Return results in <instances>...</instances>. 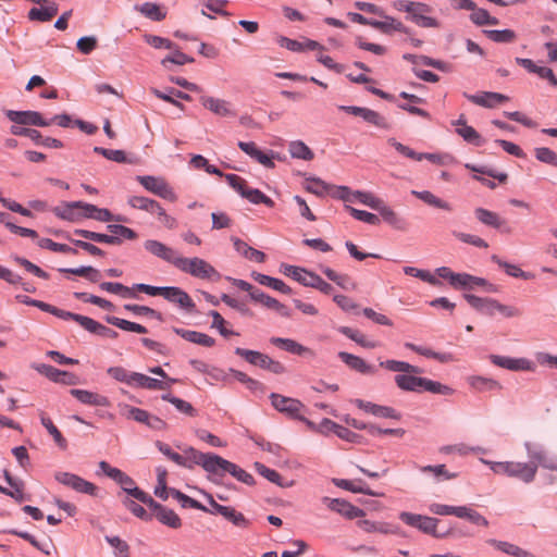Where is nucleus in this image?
I'll list each match as a JSON object with an SVG mask.
<instances>
[{"label": "nucleus", "instance_id": "3c124183", "mask_svg": "<svg viewBox=\"0 0 557 557\" xmlns=\"http://www.w3.org/2000/svg\"><path fill=\"white\" fill-rule=\"evenodd\" d=\"M107 322L127 332H134L138 334H146L148 332L144 325L117 317H107Z\"/></svg>", "mask_w": 557, "mask_h": 557}, {"label": "nucleus", "instance_id": "7ed1b4c3", "mask_svg": "<svg viewBox=\"0 0 557 557\" xmlns=\"http://www.w3.org/2000/svg\"><path fill=\"white\" fill-rule=\"evenodd\" d=\"M175 268L200 280H219L220 273L208 261L194 257L185 258L180 256Z\"/></svg>", "mask_w": 557, "mask_h": 557}, {"label": "nucleus", "instance_id": "aec40b11", "mask_svg": "<svg viewBox=\"0 0 557 557\" xmlns=\"http://www.w3.org/2000/svg\"><path fill=\"white\" fill-rule=\"evenodd\" d=\"M209 504L213 508L214 512L220 513L225 519L230 520L233 524L240 527V528H247L249 525L248 520L245 518V516L242 512L236 511L232 507L223 506L218 504L212 496H208Z\"/></svg>", "mask_w": 557, "mask_h": 557}, {"label": "nucleus", "instance_id": "a19ab883", "mask_svg": "<svg viewBox=\"0 0 557 557\" xmlns=\"http://www.w3.org/2000/svg\"><path fill=\"white\" fill-rule=\"evenodd\" d=\"M337 331L363 348H375L380 346L377 342L369 341L361 332L349 326H339Z\"/></svg>", "mask_w": 557, "mask_h": 557}, {"label": "nucleus", "instance_id": "9b49d317", "mask_svg": "<svg viewBox=\"0 0 557 557\" xmlns=\"http://www.w3.org/2000/svg\"><path fill=\"white\" fill-rule=\"evenodd\" d=\"M199 101L205 109L209 110L214 115L221 117H233L236 115L231 102L224 99L201 95Z\"/></svg>", "mask_w": 557, "mask_h": 557}, {"label": "nucleus", "instance_id": "412c9836", "mask_svg": "<svg viewBox=\"0 0 557 557\" xmlns=\"http://www.w3.org/2000/svg\"><path fill=\"white\" fill-rule=\"evenodd\" d=\"M86 202L83 201H73V202H66L60 207H57L54 209V213L67 221L76 222L81 219L86 218L83 213L85 211Z\"/></svg>", "mask_w": 557, "mask_h": 557}, {"label": "nucleus", "instance_id": "6e6d98bb", "mask_svg": "<svg viewBox=\"0 0 557 557\" xmlns=\"http://www.w3.org/2000/svg\"><path fill=\"white\" fill-rule=\"evenodd\" d=\"M40 420L42 425L46 428L48 433L53 437L55 444L65 449L67 446L66 440L63 437L62 433L58 430V428L53 424L50 418H48L44 412L40 413Z\"/></svg>", "mask_w": 557, "mask_h": 557}, {"label": "nucleus", "instance_id": "6e6552de", "mask_svg": "<svg viewBox=\"0 0 557 557\" xmlns=\"http://www.w3.org/2000/svg\"><path fill=\"white\" fill-rule=\"evenodd\" d=\"M225 473H230L236 480L247 485H252L255 483V480L250 473H248L237 465L219 456L218 460L215 461V471L212 474L215 478L212 479V481L214 483H218L219 481L216 478H222Z\"/></svg>", "mask_w": 557, "mask_h": 557}, {"label": "nucleus", "instance_id": "4468645a", "mask_svg": "<svg viewBox=\"0 0 557 557\" xmlns=\"http://www.w3.org/2000/svg\"><path fill=\"white\" fill-rule=\"evenodd\" d=\"M7 117L18 125L49 126L51 122L45 120L39 112L36 111H14L8 110Z\"/></svg>", "mask_w": 557, "mask_h": 557}, {"label": "nucleus", "instance_id": "393cba45", "mask_svg": "<svg viewBox=\"0 0 557 557\" xmlns=\"http://www.w3.org/2000/svg\"><path fill=\"white\" fill-rule=\"evenodd\" d=\"M15 298L21 304L37 307L40 310H42L45 312H49L62 320H69V317H71L70 311L62 310L58 307H54V306L47 304L45 301H41V300L32 299L30 297H28L26 295H17Z\"/></svg>", "mask_w": 557, "mask_h": 557}, {"label": "nucleus", "instance_id": "bb28decb", "mask_svg": "<svg viewBox=\"0 0 557 557\" xmlns=\"http://www.w3.org/2000/svg\"><path fill=\"white\" fill-rule=\"evenodd\" d=\"M412 373L397 374L395 376L396 385L407 392L421 393L424 388V382L426 377L411 375Z\"/></svg>", "mask_w": 557, "mask_h": 557}, {"label": "nucleus", "instance_id": "5701e85b", "mask_svg": "<svg viewBox=\"0 0 557 557\" xmlns=\"http://www.w3.org/2000/svg\"><path fill=\"white\" fill-rule=\"evenodd\" d=\"M238 148L268 169L274 168L273 153L268 154L260 150L253 141H238Z\"/></svg>", "mask_w": 557, "mask_h": 557}, {"label": "nucleus", "instance_id": "c9c22d12", "mask_svg": "<svg viewBox=\"0 0 557 557\" xmlns=\"http://www.w3.org/2000/svg\"><path fill=\"white\" fill-rule=\"evenodd\" d=\"M135 10L143 14L145 17L160 22L166 17V11L157 3L145 2L135 7Z\"/></svg>", "mask_w": 557, "mask_h": 557}, {"label": "nucleus", "instance_id": "a211bd4d", "mask_svg": "<svg viewBox=\"0 0 557 557\" xmlns=\"http://www.w3.org/2000/svg\"><path fill=\"white\" fill-rule=\"evenodd\" d=\"M372 27L386 35H392L396 32L409 34V28L405 26L403 22L393 16L386 15L385 12L383 13V16H380V18H374Z\"/></svg>", "mask_w": 557, "mask_h": 557}, {"label": "nucleus", "instance_id": "b1692460", "mask_svg": "<svg viewBox=\"0 0 557 557\" xmlns=\"http://www.w3.org/2000/svg\"><path fill=\"white\" fill-rule=\"evenodd\" d=\"M71 395L84 405L96 407H109L110 400L108 397L98 393L89 392L86 389L73 388L70 391Z\"/></svg>", "mask_w": 557, "mask_h": 557}, {"label": "nucleus", "instance_id": "c756f323", "mask_svg": "<svg viewBox=\"0 0 557 557\" xmlns=\"http://www.w3.org/2000/svg\"><path fill=\"white\" fill-rule=\"evenodd\" d=\"M377 211L380 212L382 219L393 228L401 232L408 230V222L406 221V219L400 216L391 207L386 206L384 201L382 202L381 208H379Z\"/></svg>", "mask_w": 557, "mask_h": 557}, {"label": "nucleus", "instance_id": "774afa93", "mask_svg": "<svg viewBox=\"0 0 557 557\" xmlns=\"http://www.w3.org/2000/svg\"><path fill=\"white\" fill-rule=\"evenodd\" d=\"M106 541L113 547L115 557H131L129 545L119 536H106Z\"/></svg>", "mask_w": 557, "mask_h": 557}, {"label": "nucleus", "instance_id": "0eeeda50", "mask_svg": "<svg viewBox=\"0 0 557 557\" xmlns=\"http://www.w3.org/2000/svg\"><path fill=\"white\" fill-rule=\"evenodd\" d=\"M399 519L407 525L416 528L425 534H430L434 537L444 536V534H438L436 531L438 523L436 518L403 511L399 513Z\"/></svg>", "mask_w": 557, "mask_h": 557}, {"label": "nucleus", "instance_id": "4be33fe9", "mask_svg": "<svg viewBox=\"0 0 557 557\" xmlns=\"http://www.w3.org/2000/svg\"><path fill=\"white\" fill-rule=\"evenodd\" d=\"M37 371L55 383L74 385L77 382V376L75 374L59 370L50 364H40L37 367Z\"/></svg>", "mask_w": 557, "mask_h": 557}, {"label": "nucleus", "instance_id": "dca6fc26", "mask_svg": "<svg viewBox=\"0 0 557 557\" xmlns=\"http://www.w3.org/2000/svg\"><path fill=\"white\" fill-rule=\"evenodd\" d=\"M275 40L280 47L285 48L293 52H305V51H309V50H320V51L324 50V47L321 46L318 41L308 39V38H304L302 41H298V40L290 39L288 37L280 35V36H276Z\"/></svg>", "mask_w": 557, "mask_h": 557}, {"label": "nucleus", "instance_id": "20e7f679", "mask_svg": "<svg viewBox=\"0 0 557 557\" xmlns=\"http://www.w3.org/2000/svg\"><path fill=\"white\" fill-rule=\"evenodd\" d=\"M272 406L280 412L285 413L286 416L304 421L311 429L314 428V424L307 420L301 412L305 410V405L298 399L286 397L280 394L272 393L270 395Z\"/></svg>", "mask_w": 557, "mask_h": 557}, {"label": "nucleus", "instance_id": "13d9d810", "mask_svg": "<svg viewBox=\"0 0 557 557\" xmlns=\"http://www.w3.org/2000/svg\"><path fill=\"white\" fill-rule=\"evenodd\" d=\"M83 214L87 219H94L101 222H109L113 220V215L108 209L98 208L95 205H90L87 202Z\"/></svg>", "mask_w": 557, "mask_h": 557}, {"label": "nucleus", "instance_id": "f257e3e1", "mask_svg": "<svg viewBox=\"0 0 557 557\" xmlns=\"http://www.w3.org/2000/svg\"><path fill=\"white\" fill-rule=\"evenodd\" d=\"M480 461L490 467V469L497 475H505L511 479H517L524 484H530L534 481L537 473V463L530 459L529 462L520 461H492L481 458Z\"/></svg>", "mask_w": 557, "mask_h": 557}, {"label": "nucleus", "instance_id": "f03ea898", "mask_svg": "<svg viewBox=\"0 0 557 557\" xmlns=\"http://www.w3.org/2000/svg\"><path fill=\"white\" fill-rule=\"evenodd\" d=\"M137 292L146 293L150 296H162L168 301L178 305L182 309L193 311L195 309V302L191 297L182 288L176 286H151L148 284L139 283L135 284Z\"/></svg>", "mask_w": 557, "mask_h": 557}, {"label": "nucleus", "instance_id": "4d7b16f0", "mask_svg": "<svg viewBox=\"0 0 557 557\" xmlns=\"http://www.w3.org/2000/svg\"><path fill=\"white\" fill-rule=\"evenodd\" d=\"M161 398L165 401L171 403L180 412L189 416L196 417L197 410L193 407V405L184 399L175 397L171 394H164Z\"/></svg>", "mask_w": 557, "mask_h": 557}, {"label": "nucleus", "instance_id": "2eb2a0df", "mask_svg": "<svg viewBox=\"0 0 557 557\" xmlns=\"http://www.w3.org/2000/svg\"><path fill=\"white\" fill-rule=\"evenodd\" d=\"M144 248L150 255L158 257L175 267V262H177L180 255L171 247L165 244L156 240V239H147L144 243Z\"/></svg>", "mask_w": 557, "mask_h": 557}, {"label": "nucleus", "instance_id": "338daca9", "mask_svg": "<svg viewBox=\"0 0 557 557\" xmlns=\"http://www.w3.org/2000/svg\"><path fill=\"white\" fill-rule=\"evenodd\" d=\"M156 518L163 524L173 528L178 529L182 525L181 518L169 508L160 509V511L156 515Z\"/></svg>", "mask_w": 557, "mask_h": 557}, {"label": "nucleus", "instance_id": "7c9ffc66", "mask_svg": "<svg viewBox=\"0 0 557 557\" xmlns=\"http://www.w3.org/2000/svg\"><path fill=\"white\" fill-rule=\"evenodd\" d=\"M338 357L351 370H355L361 374L374 373V368L368 364L362 358L356 355L346 351H341L338 352Z\"/></svg>", "mask_w": 557, "mask_h": 557}, {"label": "nucleus", "instance_id": "1a4fd4ad", "mask_svg": "<svg viewBox=\"0 0 557 557\" xmlns=\"http://www.w3.org/2000/svg\"><path fill=\"white\" fill-rule=\"evenodd\" d=\"M54 479L60 484L71 487L72 490H74L78 493H83V494H87V495H91V496L97 495L98 487L94 483L86 481L85 479H83L74 473L58 471L54 473Z\"/></svg>", "mask_w": 557, "mask_h": 557}, {"label": "nucleus", "instance_id": "72a5a7b5", "mask_svg": "<svg viewBox=\"0 0 557 557\" xmlns=\"http://www.w3.org/2000/svg\"><path fill=\"white\" fill-rule=\"evenodd\" d=\"M270 342L272 345L294 355L301 356L311 352V350L308 347H305L290 338L271 337Z\"/></svg>", "mask_w": 557, "mask_h": 557}, {"label": "nucleus", "instance_id": "c03bdc74", "mask_svg": "<svg viewBox=\"0 0 557 557\" xmlns=\"http://www.w3.org/2000/svg\"><path fill=\"white\" fill-rule=\"evenodd\" d=\"M334 483L336 486L352 492L360 493L366 495L375 496L376 494L370 491L366 484L360 480H345V479H335Z\"/></svg>", "mask_w": 557, "mask_h": 557}, {"label": "nucleus", "instance_id": "c85d7f7f", "mask_svg": "<svg viewBox=\"0 0 557 557\" xmlns=\"http://www.w3.org/2000/svg\"><path fill=\"white\" fill-rule=\"evenodd\" d=\"M474 215L478 219L479 222L482 224L496 228V230H504L507 226V222L505 219H503L500 215H498L496 212L490 211L484 208H476L474 210Z\"/></svg>", "mask_w": 557, "mask_h": 557}, {"label": "nucleus", "instance_id": "8fccbe9b", "mask_svg": "<svg viewBox=\"0 0 557 557\" xmlns=\"http://www.w3.org/2000/svg\"><path fill=\"white\" fill-rule=\"evenodd\" d=\"M470 20L472 23H474L478 26L499 24V21L497 17L492 16L487 12V10L478 8L476 4L474 5V9H472V11H471Z\"/></svg>", "mask_w": 557, "mask_h": 557}, {"label": "nucleus", "instance_id": "423d86ee", "mask_svg": "<svg viewBox=\"0 0 557 557\" xmlns=\"http://www.w3.org/2000/svg\"><path fill=\"white\" fill-rule=\"evenodd\" d=\"M183 458V461H185L183 467L193 469L195 466H200L206 472L212 475L215 471V461L218 460L219 455L210 453L205 454L189 447L185 449Z\"/></svg>", "mask_w": 557, "mask_h": 557}, {"label": "nucleus", "instance_id": "473e14b6", "mask_svg": "<svg viewBox=\"0 0 557 557\" xmlns=\"http://www.w3.org/2000/svg\"><path fill=\"white\" fill-rule=\"evenodd\" d=\"M174 332L184 339L203 347H212L215 343L214 338L211 336L197 331L175 327Z\"/></svg>", "mask_w": 557, "mask_h": 557}, {"label": "nucleus", "instance_id": "4c0bfd02", "mask_svg": "<svg viewBox=\"0 0 557 557\" xmlns=\"http://www.w3.org/2000/svg\"><path fill=\"white\" fill-rule=\"evenodd\" d=\"M411 194L431 207L438 208V209H442L445 211L453 210L451 206L447 201L438 198L437 196H435L433 193H431L429 190H422V191L412 190Z\"/></svg>", "mask_w": 557, "mask_h": 557}, {"label": "nucleus", "instance_id": "79ce46f5", "mask_svg": "<svg viewBox=\"0 0 557 557\" xmlns=\"http://www.w3.org/2000/svg\"><path fill=\"white\" fill-rule=\"evenodd\" d=\"M358 527L367 533L396 534V529L386 522H377L371 520H360Z\"/></svg>", "mask_w": 557, "mask_h": 557}, {"label": "nucleus", "instance_id": "69168bd1", "mask_svg": "<svg viewBox=\"0 0 557 557\" xmlns=\"http://www.w3.org/2000/svg\"><path fill=\"white\" fill-rule=\"evenodd\" d=\"M243 197L255 205L263 203L269 208L274 207V201L257 188H251L248 186Z\"/></svg>", "mask_w": 557, "mask_h": 557}, {"label": "nucleus", "instance_id": "2f4dec72", "mask_svg": "<svg viewBox=\"0 0 557 557\" xmlns=\"http://www.w3.org/2000/svg\"><path fill=\"white\" fill-rule=\"evenodd\" d=\"M487 544L495 547L496 549L512 556V557H535V555L527 549H523L522 547L506 542V541H498L495 539H490L486 541Z\"/></svg>", "mask_w": 557, "mask_h": 557}, {"label": "nucleus", "instance_id": "ddd939ff", "mask_svg": "<svg viewBox=\"0 0 557 557\" xmlns=\"http://www.w3.org/2000/svg\"><path fill=\"white\" fill-rule=\"evenodd\" d=\"M69 320L77 322L83 329L92 334H97L108 338L117 337V333L114 330L107 327L106 325L86 315L71 312V317H69Z\"/></svg>", "mask_w": 557, "mask_h": 557}, {"label": "nucleus", "instance_id": "864d4df0", "mask_svg": "<svg viewBox=\"0 0 557 557\" xmlns=\"http://www.w3.org/2000/svg\"><path fill=\"white\" fill-rule=\"evenodd\" d=\"M251 299L262 304L264 307L275 310V311H283L285 309L284 305H282L278 300L275 298L264 294L260 289H256L251 292Z\"/></svg>", "mask_w": 557, "mask_h": 557}, {"label": "nucleus", "instance_id": "e2e57ef3", "mask_svg": "<svg viewBox=\"0 0 557 557\" xmlns=\"http://www.w3.org/2000/svg\"><path fill=\"white\" fill-rule=\"evenodd\" d=\"M288 151L293 158L302 160H312L314 154L312 150L302 141L296 140L289 144Z\"/></svg>", "mask_w": 557, "mask_h": 557}, {"label": "nucleus", "instance_id": "0e129e2a", "mask_svg": "<svg viewBox=\"0 0 557 557\" xmlns=\"http://www.w3.org/2000/svg\"><path fill=\"white\" fill-rule=\"evenodd\" d=\"M456 132L469 144H472L478 147L484 144V139L472 126L462 124V127H457Z\"/></svg>", "mask_w": 557, "mask_h": 557}, {"label": "nucleus", "instance_id": "a18cd8bd", "mask_svg": "<svg viewBox=\"0 0 557 557\" xmlns=\"http://www.w3.org/2000/svg\"><path fill=\"white\" fill-rule=\"evenodd\" d=\"M380 367L392 371V372H401L405 373H421L422 370L416 366H412L405 361H398V360H386L381 361Z\"/></svg>", "mask_w": 557, "mask_h": 557}, {"label": "nucleus", "instance_id": "cd10ccee", "mask_svg": "<svg viewBox=\"0 0 557 557\" xmlns=\"http://www.w3.org/2000/svg\"><path fill=\"white\" fill-rule=\"evenodd\" d=\"M355 403L358 406V408L364 410L366 412H370L373 416L382 417V418H389V419H395V420L400 419V414L392 407L380 406V405H375V404L364 401L361 399H357Z\"/></svg>", "mask_w": 557, "mask_h": 557}, {"label": "nucleus", "instance_id": "e433bc0d", "mask_svg": "<svg viewBox=\"0 0 557 557\" xmlns=\"http://www.w3.org/2000/svg\"><path fill=\"white\" fill-rule=\"evenodd\" d=\"M58 4L50 2L46 7L30 9L28 18L30 21L49 22L58 14Z\"/></svg>", "mask_w": 557, "mask_h": 557}, {"label": "nucleus", "instance_id": "603ef678", "mask_svg": "<svg viewBox=\"0 0 557 557\" xmlns=\"http://www.w3.org/2000/svg\"><path fill=\"white\" fill-rule=\"evenodd\" d=\"M469 384L478 392L498 391L502 388L497 381L483 376L469 377Z\"/></svg>", "mask_w": 557, "mask_h": 557}, {"label": "nucleus", "instance_id": "bf43d9fd", "mask_svg": "<svg viewBox=\"0 0 557 557\" xmlns=\"http://www.w3.org/2000/svg\"><path fill=\"white\" fill-rule=\"evenodd\" d=\"M127 203L134 209L152 213L159 202L156 201L154 199L147 198L144 196H131L127 199Z\"/></svg>", "mask_w": 557, "mask_h": 557}, {"label": "nucleus", "instance_id": "39448f33", "mask_svg": "<svg viewBox=\"0 0 557 557\" xmlns=\"http://www.w3.org/2000/svg\"><path fill=\"white\" fill-rule=\"evenodd\" d=\"M137 181L147 191L160 198L171 202L177 200V195L175 194L173 187L163 177L143 175L137 176Z\"/></svg>", "mask_w": 557, "mask_h": 557}, {"label": "nucleus", "instance_id": "a878e982", "mask_svg": "<svg viewBox=\"0 0 557 557\" xmlns=\"http://www.w3.org/2000/svg\"><path fill=\"white\" fill-rule=\"evenodd\" d=\"M465 298L469 302V305L478 312L488 317L495 315V309L497 304L496 299L490 297H478L472 294H466Z\"/></svg>", "mask_w": 557, "mask_h": 557}, {"label": "nucleus", "instance_id": "680f3d73", "mask_svg": "<svg viewBox=\"0 0 557 557\" xmlns=\"http://www.w3.org/2000/svg\"><path fill=\"white\" fill-rule=\"evenodd\" d=\"M4 478L8 484L12 487L8 496L14 498L16 502L22 503L29 498L24 494V484L21 481L14 480L8 471H4Z\"/></svg>", "mask_w": 557, "mask_h": 557}, {"label": "nucleus", "instance_id": "ea45409f", "mask_svg": "<svg viewBox=\"0 0 557 557\" xmlns=\"http://www.w3.org/2000/svg\"><path fill=\"white\" fill-rule=\"evenodd\" d=\"M252 277L259 284L268 286L270 288H273L283 294L292 293L290 287L287 286L282 280L275 278V277H272V276H269L265 274L257 273V272L252 273Z\"/></svg>", "mask_w": 557, "mask_h": 557}, {"label": "nucleus", "instance_id": "49530a36", "mask_svg": "<svg viewBox=\"0 0 557 557\" xmlns=\"http://www.w3.org/2000/svg\"><path fill=\"white\" fill-rule=\"evenodd\" d=\"M59 272L83 276L92 283L99 282L101 277L100 271L92 267H81L75 269L61 268L59 269Z\"/></svg>", "mask_w": 557, "mask_h": 557}, {"label": "nucleus", "instance_id": "052dcab7", "mask_svg": "<svg viewBox=\"0 0 557 557\" xmlns=\"http://www.w3.org/2000/svg\"><path fill=\"white\" fill-rule=\"evenodd\" d=\"M484 34L488 39L498 44H509L513 42L517 39L516 33L511 29H490L484 30Z\"/></svg>", "mask_w": 557, "mask_h": 557}, {"label": "nucleus", "instance_id": "37998d69", "mask_svg": "<svg viewBox=\"0 0 557 557\" xmlns=\"http://www.w3.org/2000/svg\"><path fill=\"white\" fill-rule=\"evenodd\" d=\"M285 274L292 276L295 281L299 282L304 286L309 287L312 286L313 281L317 277V274L294 265L286 267Z\"/></svg>", "mask_w": 557, "mask_h": 557}, {"label": "nucleus", "instance_id": "f3484780", "mask_svg": "<svg viewBox=\"0 0 557 557\" xmlns=\"http://www.w3.org/2000/svg\"><path fill=\"white\" fill-rule=\"evenodd\" d=\"M323 503L331 510L336 511L348 519H355L364 516V511L362 509L354 506L352 504L344 499L324 497Z\"/></svg>", "mask_w": 557, "mask_h": 557}, {"label": "nucleus", "instance_id": "6ab92c4d", "mask_svg": "<svg viewBox=\"0 0 557 557\" xmlns=\"http://www.w3.org/2000/svg\"><path fill=\"white\" fill-rule=\"evenodd\" d=\"M465 97L472 103L484 108H494L509 100L508 96L492 91H483L476 95L465 94Z\"/></svg>", "mask_w": 557, "mask_h": 557}, {"label": "nucleus", "instance_id": "9d476101", "mask_svg": "<svg viewBox=\"0 0 557 557\" xmlns=\"http://www.w3.org/2000/svg\"><path fill=\"white\" fill-rule=\"evenodd\" d=\"M524 448L529 458L537 463V468L541 466L544 469L557 472V456L549 455L540 445L531 442H527Z\"/></svg>", "mask_w": 557, "mask_h": 557}, {"label": "nucleus", "instance_id": "f8f14e48", "mask_svg": "<svg viewBox=\"0 0 557 557\" xmlns=\"http://www.w3.org/2000/svg\"><path fill=\"white\" fill-rule=\"evenodd\" d=\"M417 7L413 8L411 14L408 16L410 21H412L416 25L423 28H440L441 22L430 16L429 14L433 11V9L424 3V2H417Z\"/></svg>", "mask_w": 557, "mask_h": 557}, {"label": "nucleus", "instance_id": "58836bf2", "mask_svg": "<svg viewBox=\"0 0 557 557\" xmlns=\"http://www.w3.org/2000/svg\"><path fill=\"white\" fill-rule=\"evenodd\" d=\"M235 354L237 356H240L244 358L247 362L250 364L260 367L261 369H265L267 363L270 359L268 355H264L262 352L256 351V350H249L244 348H236Z\"/></svg>", "mask_w": 557, "mask_h": 557}, {"label": "nucleus", "instance_id": "09e8293b", "mask_svg": "<svg viewBox=\"0 0 557 557\" xmlns=\"http://www.w3.org/2000/svg\"><path fill=\"white\" fill-rule=\"evenodd\" d=\"M100 288L111 294L120 295L123 298L135 297V284L132 287L125 286L121 283L103 282L100 284Z\"/></svg>", "mask_w": 557, "mask_h": 557}, {"label": "nucleus", "instance_id": "de8ad7c7", "mask_svg": "<svg viewBox=\"0 0 557 557\" xmlns=\"http://www.w3.org/2000/svg\"><path fill=\"white\" fill-rule=\"evenodd\" d=\"M121 414L127 419L135 420L136 422L148 424L150 413L144 409L133 407L129 405H120Z\"/></svg>", "mask_w": 557, "mask_h": 557}, {"label": "nucleus", "instance_id": "5fc2aeb1", "mask_svg": "<svg viewBox=\"0 0 557 557\" xmlns=\"http://www.w3.org/2000/svg\"><path fill=\"white\" fill-rule=\"evenodd\" d=\"M321 270L329 280L336 283L339 287L344 289L355 288V283L350 280V277L347 274H338L337 272L327 267H322Z\"/></svg>", "mask_w": 557, "mask_h": 557}, {"label": "nucleus", "instance_id": "f704fd0d", "mask_svg": "<svg viewBox=\"0 0 557 557\" xmlns=\"http://www.w3.org/2000/svg\"><path fill=\"white\" fill-rule=\"evenodd\" d=\"M491 361L500 368H505L508 370H529L530 362L527 359H512L509 357H503L498 355H492L490 357Z\"/></svg>", "mask_w": 557, "mask_h": 557}]
</instances>
